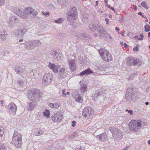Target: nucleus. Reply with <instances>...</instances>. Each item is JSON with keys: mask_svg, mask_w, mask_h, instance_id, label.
<instances>
[{"mask_svg": "<svg viewBox=\"0 0 150 150\" xmlns=\"http://www.w3.org/2000/svg\"><path fill=\"white\" fill-rule=\"evenodd\" d=\"M126 62L128 65L130 66L134 65L138 66L141 65V62L140 60L133 57H129L126 59Z\"/></svg>", "mask_w": 150, "mask_h": 150, "instance_id": "obj_8", "label": "nucleus"}, {"mask_svg": "<svg viewBox=\"0 0 150 150\" xmlns=\"http://www.w3.org/2000/svg\"><path fill=\"white\" fill-rule=\"evenodd\" d=\"M98 69L99 70L103 71L104 69V68L103 67V66H100V67H98Z\"/></svg>", "mask_w": 150, "mask_h": 150, "instance_id": "obj_50", "label": "nucleus"}, {"mask_svg": "<svg viewBox=\"0 0 150 150\" xmlns=\"http://www.w3.org/2000/svg\"><path fill=\"white\" fill-rule=\"evenodd\" d=\"M21 135L17 132H15L12 137V143L16 147H20L22 145Z\"/></svg>", "mask_w": 150, "mask_h": 150, "instance_id": "obj_2", "label": "nucleus"}, {"mask_svg": "<svg viewBox=\"0 0 150 150\" xmlns=\"http://www.w3.org/2000/svg\"><path fill=\"white\" fill-rule=\"evenodd\" d=\"M63 57L62 55L59 53L56 56L54 57V59H56L58 61L61 62V61L63 59Z\"/></svg>", "mask_w": 150, "mask_h": 150, "instance_id": "obj_26", "label": "nucleus"}, {"mask_svg": "<svg viewBox=\"0 0 150 150\" xmlns=\"http://www.w3.org/2000/svg\"><path fill=\"white\" fill-rule=\"evenodd\" d=\"M49 66H56L54 64H52V63H49Z\"/></svg>", "mask_w": 150, "mask_h": 150, "instance_id": "obj_57", "label": "nucleus"}, {"mask_svg": "<svg viewBox=\"0 0 150 150\" xmlns=\"http://www.w3.org/2000/svg\"><path fill=\"white\" fill-rule=\"evenodd\" d=\"M31 42H34L35 43H32V49H33L35 48V47H36L37 44H38V41L37 40H33L31 41Z\"/></svg>", "mask_w": 150, "mask_h": 150, "instance_id": "obj_37", "label": "nucleus"}, {"mask_svg": "<svg viewBox=\"0 0 150 150\" xmlns=\"http://www.w3.org/2000/svg\"><path fill=\"white\" fill-rule=\"evenodd\" d=\"M108 129L112 133L114 139L117 140L122 139L123 135L120 129L114 127H110Z\"/></svg>", "mask_w": 150, "mask_h": 150, "instance_id": "obj_3", "label": "nucleus"}, {"mask_svg": "<svg viewBox=\"0 0 150 150\" xmlns=\"http://www.w3.org/2000/svg\"><path fill=\"white\" fill-rule=\"evenodd\" d=\"M77 10L75 7H73L70 11L67 12L66 17L68 21L70 22H74L73 21L76 19L77 16Z\"/></svg>", "mask_w": 150, "mask_h": 150, "instance_id": "obj_5", "label": "nucleus"}, {"mask_svg": "<svg viewBox=\"0 0 150 150\" xmlns=\"http://www.w3.org/2000/svg\"><path fill=\"white\" fill-rule=\"evenodd\" d=\"M63 19L61 18H59L57 20H54V22L57 23H60L62 22Z\"/></svg>", "mask_w": 150, "mask_h": 150, "instance_id": "obj_38", "label": "nucleus"}, {"mask_svg": "<svg viewBox=\"0 0 150 150\" xmlns=\"http://www.w3.org/2000/svg\"><path fill=\"white\" fill-rule=\"evenodd\" d=\"M142 121L139 120H132L129 124V129L134 131H137L142 125Z\"/></svg>", "mask_w": 150, "mask_h": 150, "instance_id": "obj_6", "label": "nucleus"}, {"mask_svg": "<svg viewBox=\"0 0 150 150\" xmlns=\"http://www.w3.org/2000/svg\"><path fill=\"white\" fill-rule=\"evenodd\" d=\"M0 36L1 40L4 41L6 40V36L4 32L0 30Z\"/></svg>", "mask_w": 150, "mask_h": 150, "instance_id": "obj_23", "label": "nucleus"}, {"mask_svg": "<svg viewBox=\"0 0 150 150\" xmlns=\"http://www.w3.org/2000/svg\"><path fill=\"white\" fill-rule=\"evenodd\" d=\"M93 72V71L90 69H86L80 73L79 75L83 76L85 75H87L91 74Z\"/></svg>", "mask_w": 150, "mask_h": 150, "instance_id": "obj_19", "label": "nucleus"}, {"mask_svg": "<svg viewBox=\"0 0 150 150\" xmlns=\"http://www.w3.org/2000/svg\"><path fill=\"white\" fill-rule=\"evenodd\" d=\"M69 66H76V61L74 59H71L69 60Z\"/></svg>", "mask_w": 150, "mask_h": 150, "instance_id": "obj_28", "label": "nucleus"}, {"mask_svg": "<svg viewBox=\"0 0 150 150\" xmlns=\"http://www.w3.org/2000/svg\"><path fill=\"white\" fill-rule=\"evenodd\" d=\"M96 27L97 30L98 31V33L100 32L101 31L104 29L103 26L100 24H97Z\"/></svg>", "mask_w": 150, "mask_h": 150, "instance_id": "obj_30", "label": "nucleus"}, {"mask_svg": "<svg viewBox=\"0 0 150 150\" xmlns=\"http://www.w3.org/2000/svg\"><path fill=\"white\" fill-rule=\"evenodd\" d=\"M129 149V147H125L123 150H128Z\"/></svg>", "mask_w": 150, "mask_h": 150, "instance_id": "obj_58", "label": "nucleus"}, {"mask_svg": "<svg viewBox=\"0 0 150 150\" xmlns=\"http://www.w3.org/2000/svg\"><path fill=\"white\" fill-rule=\"evenodd\" d=\"M43 113L44 115L47 118H49L50 117V112L49 110L46 109Z\"/></svg>", "mask_w": 150, "mask_h": 150, "instance_id": "obj_29", "label": "nucleus"}, {"mask_svg": "<svg viewBox=\"0 0 150 150\" xmlns=\"http://www.w3.org/2000/svg\"><path fill=\"white\" fill-rule=\"evenodd\" d=\"M42 14L45 16L48 17L50 16V13L49 12H46L45 13L44 12H43L42 13Z\"/></svg>", "mask_w": 150, "mask_h": 150, "instance_id": "obj_46", "label": "nucleus"}, {"mask_svg": "<svg viewBox=\"0 0 150 150\" xmlns=\"http://www.w3.org/2000/svg\"><path fill=\"white\" fill-rule=\"evenodd\" d=\"M139 48L137 46H135L134 47L133 50L134 51L137 52L138 51Z\"/></svg>", "mask_w": 150, "mask_h": 150, "instance_id": "obj_48", "label": "nucleus"}, {"mask_svg": "<svg viewBox=\"0 0 150 150\" xmlns=\"http://www.w3.org/2000/svg\"><path fill=\"white\" fill-rule=\"evenodd\" d=\"M58 53L56 51L53 50L51 53V54L53 55V58H54V57L56 56Z\"/></svg>", "mask_w": 150, "mask_h": 150, "instance_id": "obj_39", "label": "nucleus"}, {"mask_svg": "<svg viewBox=\"0 0 150 150\" xmlns=\"http://www.w3.org/2000/svg\"><path fill=\"white\" fill-rule=\"evenodd\" d=\"M133 91V88L129 87L126 91V96H125V101L128 102L131 101L132 97V94Z\"/></svg>", "mask_w": 150, "mask_h": 150, "instance_id": "obj_14", "label": "nucleus"}, {"mask_svg": "<svg viewBox=\"0 0 150 150\" xmlns=\"http://www.w3.org/2000/svg\"><path fill=\"white\" fill-rule=\"evenodd\" d=\"M76 37L78 38H79L80 39L82 38V34H79L78 35H76Z\"/></svg>", "mask_w": 150, "mask_h": 150, "instance_id": "obj_49", "label": "nucleus"}, {"mask_svg": "<svg viewBox=\"0 0 150 150\" xmlns=\"http://www.w3.org/2000/svg\"><path fill=\"white\" fill-rule=\"evenodd\" d=\"M140 37H141V38H142V39L144 37V35L143 34H141L140 35Z\"/></svg>", "mask_w": 150, "mask_h": 150, "instance_id": "obj_63", "label": "nucleus"}, {"mask_svg": "<svg viewBox=\"0 0 150 150\" xmlns=\"http://www.w3.org/2000/svg\"><path fill=\"white\" fill-rule=\"evenodd\" d=\"M49 67L54 73H57L59 71V78H61L64 77L65 69L63 68L61 69L59 67L60 66H49Z\"/></svg>", "mask_w": 150, "mask_h": 150, "instance_id": "obj_9", "label": "nucleus"}, {"mask_svg": "<svg viewBox=\"0 0 150 150\" xmlns=\"http://www.w3.org/2000/svg\"><path fill=\"white\" fill-rule=\"evenodd\" d=\"M6 3L5 0H0V6H3Z\"/></svg>", "mask_w": 150, "mask_h": 150, "instance_id": "obj_43", "label": "nucleus"}, {"mask_svg": "<svg viewBox=\"0 0 150 150\" xmlns=\"http://www.w3.org/2000/svg\"><path fill=\"white\" fill-rule=\"evenodd\" d=\"M18 18L14 16H11L8 20V24L10 27L14 28L17 26L18 23Z\"/></svg>", "mask_w": 150, "mask_h": 150, "instance_id": "obj_10", "label": "nucleus"}, {"mask_svg": "<svg viewBox=\"0 0 150 150\" xmlns=\"http://www.w3.org/2000/svg\"><path fill=\"white\" fill-rule=\"evenodd\" d=\"M42 133V132H38V136L40 135L41 134V133Z\"/></svg>", "mask_w": 150, "mask_h": 150, "instance_id": "obj_64", "label": "nucleus"}, {"mask_svg": "<svg viewBox=\"0 0 150 150\" xmlns=\"http://www.w3.org/2000/svg\"><path fill=\"white\" fill-rule=\"evenodd\" d=\"M11 10L15 14L23 19L34 17L36 16L37 14V11L30 7L25 8L23 10L17 7H13Z\"/></svg>", "mask_w": 150, "mask_h": 150, "instance_id": "obj_1", "label": "nucleus"}, {"mask_svg": "<svg viewBox=\"0 0 150 150\" xmlns=\"http://www.w3.org/2000/svg\"><path fill=\"white\" fill-rule=\"evenodd\" d=\"M99 34V36L100 38H102V36H101V34L103 35L104 36L105 35H106L108 34L107 32L104 29L103 30H102L101 31L100 33H98Z\"/></svg>", "mask_w": 150, "mask_h": 150, "instance_id": "obj_33", "label": "nucleus"}, {"mask_svg": "<svg viewBox=\"0 0 150 150\" xmlns=\"http://www.w3.org/2000/svg\"><path fill=\"white\" fill-rule=\"evenodd\" d=\"M8 108L9 111L13 115L16 114L17 110V106L14 103H10L8 106Z\"/></svg>", "mask_w": 150, "mask_h": 150, "instance_id": "obj_15", "label": "nucleus"}, {"mask_svg": "<svg viewBox=\"0 0 150 150\" xmlns=\"http://www.w3.org/2000/svg\"><path fill=\"white\" fill-rule=\"evenodd\" d=\"M53 76L51 73H46L43 76L42 80V83L45 86H46L52 82Z\"/></svg>", "mask_w": 150, "mask_h": 150, "instance_id": "obj_7", "label": "nucleus"}, {"mask_svg": "<svg viewBox=\"0 0 150 150\" xmlns=\"http://www.w3.org/2000/svg\"><path fill=\"white\" fill-rule=\"evenodd\" d=\"M37 90L30 89L27 92V96L28 99L33 101L36 99L37 96Z\"/></svg>", "mask_w": 150, "mask_h": 150, "instance_id": "obj_12", "label": "nucleus"}, {"mask_svg": "<svg viewBox=\"0 0 150 150\" xmlns=\"http://www.w3.org/2000/svg\"><path fill=\"white\" fill-rule=\"evenodd\" d=\"M94 111L93 109L90 107H85L82 112L83 115L85 117L89 118L93 114Z\"/></svg>", "mask_w": 150, "mask_h": 150, "instance_id": "obj_11", "label": "nucleus"}, {"mask_svg": "<svg viewBox=\"0 0 150 150\" xmlns=\"http://www.w3.org/2000/svg\"><path fill=\"white\" fill-rule=\"evenodd\" d=\"M87 89V85L86 84H81L80 88V90L81 92L83 93H84Z\"/></svg>", "mask_w": 150, "mask_h": 150, "instance_id": "obj_21", "label": "nucleus"}, {"mask_svg": "<svg viewBox=\"0 0 150 150\" xmlns=\"http://www.w3.org/2000/svg\"><path fill=\"white\" fill-rule=\"evenodd\" d=\"M74 98L75 100L78 102L81 103L83 101L81 96L80 95H76L74 97Z\"/></svg>", "mask_w": 150, "mask_h": 150, "instance_id": "obj_25", "label": "nucleus"}, {"mask_svg": "<svg viewBox=\"0 0 150 150\" xmlns=\"http://www.w3.org/2000/svg\"><path fill=\"white\" fill-rule=\"evenodd\" d=\"M145 31L146 32L150 31V26L149 25H146L144 26Z\"/></svg>", "mask_w": 150, "mask_h": 150, "instance_id": "obj_35", "label": "nucleus"}, {"mask_svg": "<svg viewBox=\"0 0 150 150\" xmlns=\"http://www.w3.org/2000/svg\"><path fill=\"white\" fill-rule=\"evenodd\" d=\"M9 52L8 51H7V50H6L5 51V54H8L9 53Z\"/></svg>", "mask_w": 150, "mask_h": 150, "instance_id": "obj_60", "label": "nucleus"}, {"mask_svg": "<svg viewBox=\"0 0 150 150\" xmlns=\"http://www.w3.org/2000/svg\"><path fill=\"white\" fill-rule=\"evenodd\" d=\"M115 30L117 31H118L120 30V29L117 27H115Z\"/></svg>", "mask_w": 150, "mask_h": 150, "instance_id": "obj_54", "label": "nucleus"}, {"mask_svg": "<svg viewBox=\"0 0 150 150\" xmlns=\"http://www.w3.org/2000/svg\"><path fill=\"white\" fill-rule=\"evenodd\" d=\"M98 52L103 60L108 62L112 59L111 54L108 51L103 48L99 50Z\"/></svg>", "mask_w": 150, "mask_h": 150, "instance_id": "obj_4", "label": "nucleus"}, {"mask_svg": "<svg viewBox=\"0 0 150 150\" xmlns=\"http://www.w3.org/2000/svg\"><path fill=\"white\" fill-rule=\"evenodd\" d=\"M76 123V122L75 121H73L72 122V126L73 127H74L75 126V124Z\"/></svg>", "mask_w": 150, "mask_h": 150, "instance_id": "obj_52", "label": "nucleus"}, {"mask_svg": "<svg viewBox=\"0 0 150 150\" xmlns=\"http://www.w3.org/2000/svg\"><path fill=\"white\" fill-rule=\"evenodd\" d=\"M34 42H28L25 43L24 44L25 48L26 49L30 50L33 49V45H32V43H35Z\"/></svg>", "mask_w": 150, "mask_h": 150, "instance_id": "obj_18", "label": "nucleus"}, {"mask_svg": "<svg viewBox=\"0 0 150 150\" xmlns=\"http://www.w3.org/2000/svg\"><path fill=\"white\" fill-rule=\"evenodd\" d=\"M65 92V90L64 89H63L62 90V94H63V96L64 97H65L66 96V93H64V92Z\"/></svg>", "mask_w": 150, "mask_h": 150, "instance_id": "obj_51", "label": "nucleus"}, {"mask_svg": "<svg viewBox=\"0 0 150 150\" xmlns=\"http://www.w3.org/2000/svg\"><path fill=\"white\" fill-rule=\"evenodd\" d=\"M23 67H21L20 66H16L15 68V70L16 72L22 73L24 70Z\"/></svg>", "mask_w": 150, "mask_h": 150, "instance_id": "obj_22", "label": "nucleus"}, {"mask_svg": "<svg viewBox=\"0 0 150 150\" xmlns=\"http://www.w3.org/2000/svg\"><path fill=\"white\" fill-rule=\"evenodd\" d=\"M43 95L44 94L42 92L38 90V96L39 97V98L42 97Z\"/></svg>", "mask_w": 150, "mask_h": 150, "instance_id": "obj_42", "label": "nucleus"}, {"mask_svg": "<svg viewBox=\"0 0 150 150\" xmlns=\"http://www.w3.org/2000/svg\"><path fill=\"white\" fill-rule=\"evenodd\" d=\"M103 93V91L101 90L96 91L95 93L92 95V99L93 100L96 101L98 97L101 95Z\"/></svg>", "mask_w": 150, "mask_h": 150, "instance_id": "obj_16", "label": "nucleus"}, {"mask_svg": "<svg viewBox=\"0 0 150 150\" xmlns=\"http://www.w3.org/2000/svg\"><path fill=\"white\" fill-rule=\"evenodd\" d=\"M21 31L20 30L16 29L15 30L13 31V34L14 35L18 36L19 37H21Z\"/></svg>", "mask_w": 150, "mask_h": 150, "instance_id": "obj_27", "label": "nucleus"}, {"mask_svg": "<svg viewBox=\"0 0 150 150\" xmlns=\"http://www.w3.org/2000/svg\"><path fill=\"white\" fill-rule=\"evenodd\" d=\"M0 150H6L4 144H2L0 146Z\"/></svg>", "mask_w": 150, "mask_h": 150, "instance_id": "obj_44", "label": "nucleus"}, {"mask_svg": "<svg viewBox=\"0 0 150 150\" xmlns=\"http://www.w3.org/2000/svg\"><path fill=\"white\" fill-rule=\"evenodd\" d=\"M60 104L59 103H50L49 104V106L52 108H57L60 105Z\"/></svg>", "mask_w": 150, "mask_h": 150, "instance_id": "obj_24", "label": "nucleus"}, {"mask_svg": "<svg viewBox=\"0 0 150 150\" xmlns=\"http://www.w3.org/2000/svg\"><path fill=\"white\" fill-rule=\"evenodd\" d=\"M124 43L123 42H120V44L122 46L124 45Z\"/></svg>", "mask_w": 150, "mask_h": 150, "instance_id": "obj_59", "label": "nucleus"}, {"mask_svg": "<svg viewBox=\"0 0 150 150\" xmlns=\"http://www.w3.org/2000/svg\"><path fill=\"white\" fill-rule=\"evenodd\" d=\"M89 27L90 30L93 31H94L97 29L96 27L93 24H90L89 26Z\"/></svg>", "mask_w": 150, "mask_h": 150, "instance_id": "obj_31", "label": "nucleus"}, {"mask_svg": "<svg viewBox=\"0 0 150 150\" xmlns=\"http://www.w3.org/2000/svg\"><path fill=\"white\" fill-rule=\"evenodd\" d=\"M98 5V1H96V6H97Z\"/></svg>", "mask_w": 150, "mask_h": 150, "instance_id": "obj_61", "label": "nucleus"}, {"mask_svg": "<svg viewBox=\"0 0 150 150\" xmlns=\"http://www.w3.org/2000/svg\"><path fill=\"white\" fill-rule=\"evenodd\" d=\"M51 117L52 120L54 122H58L60 121L63 118V115L61 113L57 112L54 113Z\"/></svg>", "mask_w": 150, "mask_h": 150, "instance_id": "obj_13", "label": "nucleus"}, {"mask_svg": "<svg viewBox=\"0 0 150 150\" xmlns=\"http://www.w3.org/2000/svg\"><path fill=\"white\" fill-rule=\"evenodd\" d=\"M81 18H82V20L83 21L86 23V21H87L88 20V18L86 17H84V15L83 16H82L81 17Z\"/></svg>", "mask_w": 150, "mask_h": 150, "instance_id": "obj_41", "label": "nucleus"}, {"mask_svg": "<svg viewBox=\"0 0 150 150\" xmlns=\"http://www.w3.org/2000/svg\"><path fill=\"white\" fill-rule=\"evenodd\" d=\"M133 9L135 10L137 9V7L136 6H135L133 8Z\"/></svg>", "mask_w": 150, "mask_h": 150, "instance_id": "obj_62", "label": "nucleus"}, {"mask_svg": "<svg viewBox=\"0 0 150 150\" xmlns=\"http://www.w3.org/2000/svg\"><path fill=\"white\" fill-rule=\"evenodd\" d=\"M20 30L21 31L20 34L21 36L25 33L27 30V29L25 28H21L20 29Z\"/></svg>", "mask_w": 150, "mask_h": 150, "instance_id": "obj_32", "label": "nucleus"}, {"mask_svg": "<svg viewBox=\"0 0 150 150\" xmlns=\"http://www.w3.org/2000/svg\"><path fill=\"white\" fill-rule=\"evenodd\" d=\"M76 66H70V68L71 70L74 71L76 69Z\"/></svg>", "mask_w": 150, "mask_h": 150, "instance_id": "obj_47", "label": "nucleus"}, {"mask_svg": "<svg viewBox=\"0 0 150 150\" xmlns=\"http://www.w3.org/2000/svg\"><path fill=\"white\" fill-rule=\"evenodd\" d=\"M141 6L146 9H148V7L147 5V3L145 1H142L141 4Z\"/></svg>", "mask_w": 150, "mask_h": 150, "instance_id": "obj_34", "label": "nucleus"}, {"mask_svg": "<svg viewBox=\"0 0 150 150\" xmlns=\"http://www.w3.org/2000/svg\"><path fill=\"white\" fill-rule=\"evenodd\" d=\"M100 141L104 142L106 140L107 136L105 133H103L97 136Z\"/></svg>", "mask_w": 150, "mask_h": 150, "instance_id": "obj_17", "label": "nucleus"}, {"mask_svg": "<svg viewBox=\"0 0 150 150\" xmlns=\"http://www.w3.org/2000/svg\"><path fill=\"white\" fill-rule=\"evenodd\" d=\"M35 106L34 103H30L27 106V109L28 111H31L34 109Z\"/></svg>", "mask_w": 150, "mask_h": 150, "instance_id": "obj_20", "label": "nucleus"}, {"mask_svg": "<svg viewBox=\"0 0 150 150\" xmlns=\"http://www.w3.org/2000/svg\"><path fill=\"white\" fill-rule=\"evenodd\" d=\"M0 103L1 105V106L2 107L3 106V104H4V102H3V100H1L0 101Z\"/></svg>", "mask_w": 150, "mask_h": 150, "instance_id": "obj_56", "label": "nucleus"}, {"mask_svg": "<svg viewBox=\"0 0 150 150\" xmlns=\"http://www.w3.org/2000/svg\"><path fill=\"white\" fill-rule=\"evenodd\" d=\"M124 46L126 48H127L128 47V45H127L125 43H124Z\"/></svg>", "mask_w": 150, "mask_h": 150, "instance_id": "obj_55", "label": "nucleus"}, {"mask_svg": "<svg viewBox=\"0 0 150 150\" xmlns=\"http://www.w3.org/2000/svg\"><path fill=\"white\" fill-rule=\"evenodd\" d=\"M133 112V111L132 110H128V112L129 113L130 115H132Z\"/></svg>", "mask_w": 150, "mask_h": 150, "instance_id": "obj_53", "label": "nucleus"}, {"mask_svg": "<svg viewBox=\"0 0 150 150\" xmlns=\"http://www.w3.org/2000/svg\"><path fill=\"white\" fill-rule=\"evenodd\" d=\"M4 128L0 126V136L2 137L4 134Z\"/></svg>", "mask_w": 150, "mask_h": 150, "instance_id": "obj_40", "label": "nucleus"}, {"mask_svg": "<svg viewBox=\"0 0 150 150\" xmlns=\"http://www.w3.org/2000/svg\"><path fill=\"white\" fill-rule=\"evenodd\" d=\"M67 3L65 0H58V3L60 5H64L66 4Z\"/></svg>", "mask_w": 150, "mask_h": 150, "instance_id": "obj_36", "label": "nucleus"}, {"mask_svg": "<svg viewBox=\"0 0 150 150\" xmlns=\"http://www.w3.org/2000/svg\"><path fill=\"white\" fill-rule=\"evenodd\" d=\"M25 81L24 79H20L18 81V83L20 85H23V84L24 81Z\"/></svg>", "mask_w": 150, "mask_h": 150, "instance_id": "obj_45", "label": "nucleus"}]
</instances>
